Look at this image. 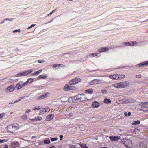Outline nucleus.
<instances>
[{
    "label": "nucleus",
    "mask_w": 148,
    "mask_h": 148,
    "mask_svg": "<svg viewBox=\"0 0 148 148\" xmlns=\"http://www.w3.org/2000/svg\"><path fill=\"white\" fill-rule=\"evenodd\" d=\"M99 104L97 101L93 102V107L94 108H97L99 106Z\"/></svg>",
    "instance_id": "5701e85b"
},
{
    "label": "nucleus",
    "mask_w": 148,
    "mask_h": 148,
    "mask_svg": "<svg viewBox=\"0 0 148 148\" xmlns=\"http://www.w3.org/2000/svg\"><path fill=\"white\" fill-rule=\"evenodd\" d=\"M109 50L108 48L106 47H102L99 49V51L100 52H105L108 51Z\"/></svg>",
    "instance_id": "dca6fc26"
},
{
    "label": "nucleus",
    "mask_w": 148,
    "mask_h": 148,
    "mask_svg": "<svg viewBox=\"0 0 148 148\" xmlns=\"http://www.w3.org/2000/svg\"><path fill=\"white\" fill-rule=\"evenodd\" d=\"M76 99H79L81 101H86L87 100L84 94H80L76 96Z\"/></svg>",
    "instance_id": "39448f33"
},
{
    "label": "nucleus",
    "mask_w": 148,
    "mask_h": 148,
    "mask_svg": "<svg viewBox=\"0 0 148 148\" xmlns=\"http://www.w3.org/2000/svg\"><path fill=\"white\" fill-rule=\"evenodd\" d=\"M42 71V70L40 69L39 70L36 72H34V73H33L32 74L33 75H38L39 74L41 73Z\"/></svg>",
    "instance_id": "b1692460"
},
{
    "label": "nucleus",
    "mask_w": 148,
    "mask_h": 148,
    "mask_svg": "<svg viewBox=\"0 0 148 148\" xmlns=\"http://www.w3.org/2000/svg\"><path fill=\"white\" fill-rule=\"evenodd\" d=\"M79 145L82 148H88V147L86 144H80Z\"/></svg>",
    "instance_id": "7c9ffc66"
},
{
    "label": "nucleus",
    "mask_w": 148,
    "mask_h": 148,
    "mask_svg": "<svg viewBox=\"0 0 148 148\" xmlns=\"http://www.w3.org/2000/svg\"><path fill=\"white\" fill-rule=\"evenodd\" d=\"M125 77L124 75L114 74L109 76V77L113 80L121 79L124 78Z\"/></svg>",
    "instance_id": "20e7f679"
},
{
    "label": "nucleus",
    "mask_w": 148,
    "mask_h": 148,
    "mask_svg": "<svg viewBox=\"0 0 148 148\" xmlns=\"http://www.w3.org/2000/svg\"><path fill=\"white\" fill-rule=\"evenodd\" d=\"M132 44V46H137L138 45V42L136 41H132L130 42Z\"/></svg>",
    "instance_id": "2f4dec72"
},
{
    "label": "nucleus",
    "mask_w": 148,
    "mask_h": 148,
    "mask_svg": "<svg viewBox=\"0 0 148 148\" xmlns=\"http://www.w3.org/2000/svg\"><path fill=\"white\" fill-rule=\"evenodd\" d=\"M81 81V79L79 78L75 77L72 80L70 81L69 83L71 85L76 84Z\"/></svg>",
    "instance_id": "0eeeda50"
},
{
    "label": "nucleus",
    "mask_w": 148,
    "mask_h": 148,
    "mask_svg": "<svg viewBox=\"0 0 148 148\" xmlns=\"http://www.w3.org/2000/svg\"><path fill=\"white\" fill-rule=\"evenodd\" d=\"M85 92L86 93L91 94L92 92V90L90 89L85 90Z\"/></svg>",
    "instance_id": "c756f323"
},
{
    "label": "nucleus",
    "mask_w": 148,
    "mask_h": 148,
    "mask_svg": "<svg viewBox=\"0 0 148 148\" xmlns=\"http://www.w3.org/2000/svg\"><path fill=\"white\" fill-rule=\"evenodd\" d=\"M50 148H56V147L54 146H52Z\"/></svg>",
    "instance_id": "052dcab7"
},
{
    "label": "nucleus",
    "mask_w": 148,
    "mask_h": 148,
    "mask_svg": "<svg viewBox=\"0 0 148 148\" xmlns=\"http://www.w3.org/2000/svg\"><path fill=\"white\" fill-rule=\"evenodd\" d=\"M54 115L53 114H50L47 116L46 120L47 121H49L53 119Z\"/></svg>",
    "instance_id": "ddd939ff"
},
{
    "label": "nucleus",
    "mask_w": 148,
    "mask_h": 148,
    "mask_svg": "<svg viewBox=\"0 0 148 148\" xmlns=\"http://www.w3.org/2000/svg\"><path fill=\"white\" fill-rule=\"evenodd\" d=\"M101 92L103 94H104L106 93L107 92V90H101Z\"/></svg>",
    "instance_id": "ea45409f"
},
{
    "label": "nucleus",
    "mask_w": 148,
    "mask_h": 148,
    "mask_svg": "<svg viewBox=\"0 0 148 148\" xmlns=\"http://www.w3.org/2000/svg\"><path fill=\"white\" fill-rule=\"evenodd\" d=\"M121 103H132L134 102V100H132L131 99H123L120 100Z\"/></svg>",
    "instance_id": "9b49d317"
},
{
    "label": "nucleus",
    "mask_w": 148,
    "mask_h": 148,
    "mask_svg": "<svg viewBox=\"0 0 148 148\" xmlns=\"http://www.w3.org/2000/svg\"><path fill=\"white\" fill-rule=\"evenodd\" d=\"M45 112H49L50 111V109L49 108H45Z\"/></svg>",
    "instance_id": "4c0bfd02"
},
{
    "label": "nucleus",
    "mask_w": 148,
    "mask_h": 148,
    "mask_svg": "<svg viewBox=\"0 0 148 148\" xmlns=\"http://www.w3.org/2000/svg\"><path fill=\"white\" fill-rule=\"evenodd\" d=\"M147 143L146 142H143L140 144V148H146Z\"/></svg>",
    "instance_id": "f3484780"
},
{
    "label": "nucleus",
    "mask_w": 148,
    "mask_h": 148,
    "mask_svg": "<svg viewBox=\"0 0 148 148\" xmlns=\"http://www.w3.org/2000/svg\"><path fill=\"white\" fill-rule=\"evenodd\" d=\"M5 21H6V20H5V19H4V20H3V21L1 22V23H0V24H3V23H4L5 22Z\"/></svg>",
    "instance_id": "5fc2aeb1"
},
{
    "label": "nucleus",
    "mask_w": 148,
    "mask_h": 148,
    "mask_svg": "<svg viewBox=\"0 0 148 148\" xmlns=\"http://www.w3.org/2000/svg\"><path fill=\"white\" fill-rule=\"evenodd\" d=\"M35 25H36L35 24H32L29 27L27 28V29H30V28H32V27H33Z\"/></svg>",
    "instance_id": "37998d69"
},
{
    "label": "nucleus",
    "mask_w": 148,
    "mask_h": 148,
    "mask_svg": "<svg viewBox=\"0 0 148 148\" xmlns=\"http://www.w3.org/2000/svg\"><path fill=\"white\" fill-rule=\"evenodd\" d=\"M140 123V121H133L132 123V125H135L139 124Z\"/></svg>",
    "instance_id": "bb28decb"
},
{
    "label": "nucleus",
    "mask_w": 148,
    "mask_h": 148,
    "mask_svg": "<svg viewBox=\"0 0 148 148\" xmlns=\"http://www.w3.org/2000/svg\"><path fill=\"white\" fill-rule=\"evenodd\" d=\"M63 137V136L62 135H60V140H62V138Z\"/></svg>",
    "instance_id": "8fccbe9b"
},
{
    "label": "nucleus",
    "mask_w": 148,
    "mask_h": 148,
    "mask_svg": "<svg viewBox=\"0 0 148 148\" xmlns=\"http://www.w3.org/2000/svg\"><path fill=\"white\" fill-rule=\"evenodd\" d=\"M40 107L39 106H37L33 108L32 110H35L36 111V110H40Z\"/></svg>",
    "instance_id": "cd10ccee"
},
{
    "label": "nucleus",
    "mask_w": 148,
    "mask_h": 148,
    "mask_svg": "<svg viewBox=\"0 0 148 148\" xmlns=\"http://www.w3.org/2000/svg\"><path fill=\"white\" fill-rule=\"evenodd\" d=\"M30 109H27V110L26 112L28 113V112H30Z\"/></svg>",
    "instance_id": "6e6d98bb"
},
{
    "label": "nucleus",
    "mask_w": 148,
    "mask_h": 148,
    "mask_svg": "<svg viewBox=\"0 0 148 148\" xmlns=\"http://www.w3.org/2000/svg\"><path fill=\"white\" fill-rule=\"evenodd\" d=\"M21 118L24 120H26L27 118V115L24 114L22 116Z\"/></svg>",
    "instance_id": "f704fd0d"
},
{
    "label": "nucleus",
    "mask_w": 148,
    "mask_h": 148,
    "mask_svg": "<svg viewBox=\"0 0 148 148\" xmlns=\"http://www.w3.org/2000/svg\"><path fill=\"white\" fill-rule=\"evenodd\" d=\"M44 142L45 144H47L49 143H50V141L49 138H46L44 140Z\"/></svg>",
    "instance_id": "a878e982"
},
{
    "label": "nucleus",
    "mask_w": 148,
    "mask_h": 148,
    "mask_svg": "<svg viewBox=\"0 0 148 148\" xmlns=\"http://www.w3.org/2000/svg\"><path fill=\"white\" fill-rule=\"evenodd\" d=\"M100 56V55L99 53H93V57L96 56H97V57H99Z\"/></svg>",
    "instance_id": "58836bf2"
},
{
    "label": "nucleus",
    "mask_w": 148,
    "mask_h": 148,
    "mask_svg": "<svg viewBox=\"0 0 148 148\" xmlns=\"http://www.w3.org/2000/svg\"><path fill=\"white\" fill-rule=\"evenodd\" d=\"M20 100H21V99H19V100H16V101H14V103H15V102H18V101H20Z\"/></svg>",
    "instance_id": "4d7b16f0"
},
{
    "label": "nucleus",
    "mask_w": 148,
    "mask_h": 148,
    "mask_svg": "<svg viewBox=\"0 0 148 148\" xmlns=\"http://www.w3.org/2000/svg\"><path fill=\"white\" fill-rule=\"evenodd\" d=\"M129 83V82L128 81H124L113 84L112 85V86L116 88H123L128 86Z\"/></svg>",
    "instance_id": "f257e3e1"
},
{
    "label": "nucleus",
    "mask_w": 148,
    "mask_h": 148,
    "mask_svg": "<svg viewBox=\"0 0 148 148\" xmlns=\"http://www.w3.org/2000/svg\"><path fill=\"white\" fill-rule=\"evenodd\" d=\"M3 142V141L2 140H1L0 139V142L2 143Z\"/></svg>",
    "instance_id": "e2e57ef3"
},
{
    "label": "nucleus",
    "mask_w": 148,
    "mask_h": 148,
    "mask_svg": "<svg viewBox=\"0 0 148 148\" xmlns=\"http://www.w3.org/2000/svg\"><path fill=\"white\" fill-rule=\"evenodd\" d=\"M103 148H107V147H103Z\"/></svg>",
    "instance_id": "69168bd1"
},
{
    "label": "nucleus",
    "mask_w": 148,
    "mask_h": 148,
    "mask_svg": "<svg viewBox=\"0 0 148 148\" xmlns=\"http://www.w3.org/2000/svg\"><path fill=\"white\" fill-rule=\"evenodd\" d=\"M131 113L130 112H129L128 113V115L129 116H130V115H131Z\"/></svg>",
    "instance_id": "13d9d810"
},
{
    "label": "nucleus",
    "mask_w": 148,
    "mask_h": 148,
    "mask_svg": "<svg viewBox=\"0 0 148 148\" xmlns=\"http://www.w3.org/2000/svg\"><path fill=\"white\" fill-rule=\"evenodd\" d=\"M142 110L144 111L148 110V102L142 103H140Z\"/></svg>",
    "instance_id": "423d86ee"
},
{
    "label": "nucleus",
    "mask_w": 148,
    "mask_h": 148,
    "mask_svg": "<svg viewBox=\"0 0 148 148\" xmlns=\"http://www.w3.org/2000/svg\"><path fill=\"white\" fill-rule=\"evenodd\" d=\"M15 86L14 85H10L8 87L6 90L7 92H10L13 91L15 89Z\"/></svg>",
    "instance_id": "9d476101"
},
{
    "label": "nucleus",
    "mask_w": 148,
    "mask_h": 148,
    "mask_svg": "<svg viewBox=\"0 0 148 148\" xmlns=\"http://www.w3.org/2000/svg\"><path fill=\"white\" fill-rule=\"evenodd\" d=\"M111 102V100L105 98L104 100V102L106 103H110Z\"/></svg>",
    "instance_id": "393cba45"
},
{
    "label": "nucleus",
    "mask_w": 148,
    "mask_h": 148,
    "mask_svg": "<svg viewBox=\"0 0 148 148\" xmlns=\"http://www.w3.org/2000/svg\"><path fill=\"white\" fill-rule=\"evenodd\" d=\"M123 44L126 46H132V44L129 42H125L123 43Z\"/></svg>",
    "instance_id": "473e14b6"
},
{
    "label": "nucleus",
    "mask_w": 148,
    "mask_h": 148,
    "mask_svg": "<svg viewBox=\"0 0 148 148\" xmlns=\"http://www.w3.org/2000/svg\"><path fill=\"white\" fill-rule=\"evenodd\" d=\"M26 83V82L23 83L22 81H19L16 85L17 89L18 90L21 89L25 86H27Z\"/></svg>",
    "instance_id": "1a4fd4ad"
},
{
    "label": "nucleus",
    "mask_w": 148,
    "mask_h": 148,
    "mask_svg": "<svg viewBox=\"0 0 148 148\" xmlns=\"http://www.w3.org/2000/svg\"><path fill=\"white\" fill-rule=\"evenodd\" d=\"M69 148H77L74 145H70Z\"/></svg>",
    "instance_id": "c03bdc74"
},
{
    "label": "nucleus",
    "mask_w": 148,
    "mask_h": 148,
    "mask_svg": "<svg viewBox=\"0 0 148 148\" xmlns=\"http://www.w3.org/2000/svg\"><path fill=\"white\" fill-rule=\"evenodd\" d=\"M73 116V114L72 113H70L69 114V117H72Z\"/></svg>",
    "instance_id": "09e8293b"
},
{
    "label": "nucleus",
    "mask_w": 148,
    "mask_h": 148,
    "mask_svg": "<svg viewBox=\"0 0 148 148\" xmlns=\"http://www.w3.org/2000/svg\"><path fill=\"white\" fill-rule=\"evenodd\" d=\"M21 32V31L20 30V29H18V30H14V31H13V33H15V32Z\"/></svg>",
    "instance_id": "79ce46f5"
},
{
    "label": "nucleus",
    "mask_w": 148,
    "mask_h": 148,
    "mask_svg": "<svg viewBox=\"0 0 148 148\" xmlns=\"http://www.w3.org/2000/svg\"><path fill=\"white\" fill-rule=\"evenodd\" d=\"M19 129V126H16L15 125H10L7 126V131L10 133H13L18 130Z\"/></svg>",
    "instance_id": "f03ea898"
},
{
    "label": "nucleus",
    "mask_w": 148,
    "mask_h": 148,
    "mask_svg": "<svg viewBox=\"0 0 148 148\" xmlns=\"http://www.w3.org/2000/svg\"><path fill=\"white\" fill-rule=\"evenodd\" d=\"M57 65L58 66H61L62 67H64V65L62 64H57Z\"/></svg>",
    "instance_id": "de8ad7c7"
},
{
    "label": "nucleus",
    "mask_w": 148,
    "mask_h": 148,
    "mask_svg": "<svg viewBox=\"0 0 148 148\" xmlns=\"http://www.w3.org/2000/svg\"><path fill=\"white\" fill-rule=\"evenodd\" d=\"M45 112V109H43L40 111V115H42L44 114Z\"/></svg>",
    "instance_id": "c9c22d12"
},
{
    "label": "nucleus",
    "mask_w": 148,
    "mask_h": 148,
    "mask_svg": "<svg viewBox=\"0 0 148 148\" xmlns=\"http://www.w3.org/2000/svg\"><path fill=\"white\" fill-rule=\"evenodd\" d=\"M19 146V143L17 141H13L11 143V146L12 147L15 148L18 147Z\"/></svg>",
    "instance_id": "f8f14e48"
},
{
    "label": "nucleus",
    "mask_w": 148,
    "mask_h": 148,
    "mask_svg": "<svg viewBox=\"0 0 148 148\" xmlns=\"http://www.w3.org/2000/svg\"><path fill=\"white\" fill-rule=\"evenodd\" d=\"M53 10L51 12H50V13H49V14H48V16H49V14H52V13L54 11H55V10Z\"/></svg>",
    "instance_id": "864d4df0"
},
{
    "label": "nucleus",
    "mask_w": 148,
    "mask_h": 148,
    "mask_svg": "<svg viewBox=\"0 0 148 148\" xmlns=\"http://www.w3.org/2000/svg\"><path fill=\"white\" fill-rule=\"evenodd\" d=\"M64 89L65 91H68L72 89V88L69 85H66L64 88Z\"/></svg>",
    "instance_id": "a211bd4d"
},
{
    "label": "nucleus",
    "mask_w": 148,
    "mask_h": 148,
    "mask_svg": "<svg viewBox=\"0 0 148 148\" xmlns=\"http://www.w3.org/2000/svg\"><path fill=\"white\" fill-rule=\"evenodd\" d=\"M147 65H148V61H145L142 63L138 64V66L139 67H143Z\"/></svg>",
    "instance_id": "4468645a"
},
{
    "label": "nucleus",
    "mask_w": 148,
    "mask_h": 148,
    "mask_svg": "<svg viewBox=\"0 0 148 148\" xmlns=\"http://www.w3.org/2000/svg\"><path fill=\"white\" fill-rule=\"evenodd\" d=\"M45 61L44 60H38V62L39 63H42L43 62H44Z\"/></svg>",
    "instance_id": "a18cd8bd"
},
{
    "label": "nucleus",
    "mask_w": 148,
    "mask_h": 148,
    "mask_svg": "<svg viewBox=\"0 0 148 148\" xmlns=\"http://www.w3.org/2000/svg\"><path fill=\"white\" fill-rule=\"evenodd\" d=\"M49 94V92H47L46 94H45V95H42L38 97V98L39 99H42L44 98L47 97V95Z\"/></svg>",
    "instance_id": "aec40b11"
},
{
    "label": "nucleus",
    "mask_w": 148,
    "mask_h": 148,
    "mask_svg": "<svg viewBox=\"0 0 148 148\" xmlns=\"http://www.w3.org/2000/svg\"><path fill=\"white\" fill-rule=\"evenodd\" d=\"M32 71L33 70L32 69L29 70L22 73L18 74L17 75V76H26L28 74L31 73Z\"/></svg>",
    "instance_id": "6e6552de"
},
{
    "label": "nucleus",
    "mask_w": 148,
    "mask_h": 148,
    "mask_svg": "<svg viewBox=\"0 0 148 148\" xmlns=\"http://www.w3.org/2000/svg\"><path fill=\"white\" fill-rule=\"evenodd\" d=\"M3 148H8V147L7 145H5Z\"/></svg>",
    "instance_id": "bf43d9fd"
},
{
    "label": "nucleus",
    "mask_w": 148,
    "mask_h": 148,
    "mask_svg": "<svg viewBox=\"0 0 148 148\" xmlns=\"http://www.w3.org/2000/svg\"><path fill=\"white\" fill-rule=\"evenodd\" d=\"M123 143L125 145L127 148L131 147L132 146L131 141L127 138H124L122 141Z\"/></svg>",
    "instance_id": "7ed1b4c3"
},
{
    "label": "nucleus",
    "mask_w": 148,
    "mask_h": 148,
    "mask_svg": "<svg viewBox=\"0 0 148 148\" xmlns=\"http://www.w3.org/2000/svg\"><path fill=\"white\" fill-rule=\"evenodd\" d=\"M5 114V113H2L0 114V119H3L4 117Z\"/></svg>",
    "instance_id": "72a5a7b5"
},
{
    "label": "nucleus",
    "mask_w": 148,
    "mask_h": 148,
    "mask_svg": "<svg viewBox=\"0 0 148 148\" xmlns=\"http://www.w3.org/2000/svg\"><path fill=\"white\" fill-rule=\"evenodd\" d=\"M13 20V18L10 19V18H7L6 19H5V20L6 21H12Z\"/></svg>",
    "instance_id": "49530a36"
},
{
    "label": "nucleus",
    "mask_w": 148,
    "mask_h": 148,
    "mask_svg": "<svg viewBox=\"0 0 148 148\" xmlns=\"http://www.w3.org/2000/svg\"><path fill=\"white\" fill-rule=\"evenodd\" d=\"M33 79L32 78H29L28 79L27 81L25 82H26V85H27L28 84L31 83L33 81Z\"/></svg>",
    "instance_id": "4be33fe9"
},
{
    "label": "nucleus",
    "mask_w": 148,
    "mask_h": 148,
    "mask_svg": "<svg viewBox=\"0 0 148 148\" xmlns=\"http://www.w3.org/2000/svg\"><path fill=\"white\" fill-rule=\"evenodd\" d=\"M110 139L113 141H116L120 139L119 137L115 136H111L109 137Z\"/></svg>",
    "instance_id": "2eb2a0df"
},
{
    "label": "nucleus",
    "mask_w": 148,
    "mask_h": 148,
    "mask_svg": "<svg viewBox=\"0 0 148 148\" xmlns=\"http://www.w3.org/2000/svg\"><path fill=\"white\" fill-rule=\"evenodd\" d=\"M58 66L57 65V64H54L52 66V67L53 68H55L57 67Z\"/></svg>",
    "instance_id": "603ef678"
},
{
    "label": "nucleus",
    "mask_w": 148,
    "mask_h": 148,
    "mask_svg": "<svg viewBox=\"0 0 148 148\" xmlns=\"http://www.w3.org/2000/svg\"><path fill=\"white\" fill-rule=\"evenodd\" d=\"M42 119V117L40 116H38L35 118L34 119H30V120H31L32 121H38V120H41Z\"/></svg>",
    "instance_id": "6ab92c4d"
},
{
    "label": "nucleus",
    "mask_w": 148,
    "mask_h": 148,
    "mask_svg": "<svg viewBox=\"0 0 148 148\" xmlns=\"http://www.w3.org/2000/svg\"><path fill=\"white\" fill-rule=\"evenodd\" d=\"M142 75L140 74H139L138 75H136V78H141L142 77Z\"/></svg>",
    "instance_id": "a19ab883"
},
{
    "label": "nucleus",
    "mask_w": 148,
    "mask_h": 148,
    "mask_svg": "<svg viewBox=\"0 0 148 148\" xmlns=\"http://www.w3.org/2000/svg\"><path fill=\"white\" fill-rule=\"evenodd\" d=\"M101 82V81L98 79L93 80V85L98 84L100 83Z\"/></svg>",
    "instance_id": "412c9836"
},
{
    "label": "nucleus",
    "mask_w": 148,
    "mask_h": 148,
    "mask_svg": "<svg viewBox=\"0 0 148 148\" xmlns=\"http://www.w3.org/2000/svg\"><path fill=\"white\" fill-rule=\"evenodd\" d=\"M124 114L125 116H127V113L126 112H125L124 113Z\"/></svg>",
    "instance_id": "680f3d73"
},
{
    "label": "nucleus",
    "mask_w": 148,
    "mask_h": 148,
    "mask_svg": "<svg viewBox=\"0 0 148 148\" xmlns=\"http://www.w3.org/2000/svg\"><path fill=\"white\" fill-rule=\"evenodd\" d=\"M148 21V19L146 21H144L143 22H146V21Z\"/></svg>",
    "instance_id": "0e129e2a"
},
{
    "label": "nucleus",
    "mask_w": 148,
    "mask_h": 148,
    "mask_svg": "<svg viewBox=\"0 0 148 148\" xmlns=\"http://www.w3.org/2000/svg\"><path fill=\"white\" fill-rule=\"evenodd\" d=\"M142 42H138V45H137V46H140L141 45V44L142 43Z\"/></svg>",
    "instance_id": "3c124183"
},
{
    "label": "nucleus",
    "mask_w": 148,
    "mask_h": 148,
    "mask_svg": "<svg viewBox=\"0 0 148 148\" xmlns=\"http://www.w3.org/2000/svg\"><path fill=\"white\" fill-rule=\"evenodd\" d=\"M58 139V138H51V141L53 142L57 140Z\"/></svg>",
    "instance_id": "e433bc0d"
},
{
    "label": "nucleus",
    "mask_w": 148,
    "mask_h": 148,
    "mask_svg": "<svg viewBox=\"0 0 148 148\" xmlns=\"http://www.w3.org/2000/svg\"><path fill=\"white\" fill-rule=\"evenodd\" d=\"M46 77V76H43L42 75H40L37 77L38 78H40L41 79H45Z\"/></svg>",
    "instance_id": "c85d7f7f"
}]
</instances>
